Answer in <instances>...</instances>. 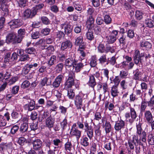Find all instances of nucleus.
Masks as SVG:
<instances>
[{
  "label": "nucleus",
  "mask_w": 154,
  "mask_h": 154,
  "mask_svg": "<svg viewBox=\"0 0 154 154\" xmlns=\"http://www.w3.org/2000/svg\"><path fill=\"white\" fill-rule=\"evenodd\" d=\"M143 14L141 11L137 10L135 11V17L136 19L140 20L143 18Z\"/></svg>",
  "instance_id": "79ce46f5"
},
{
  "label": "nucleus",
  "mask_w": 154,
  "mask_h": 154,
  "mask_svg": "<svg viewBox=\"0 0 154 154\" xmlns=\"http://www.w3.org/2000/svg\"><path fill=\"white\" fill-rule=\"evenodd\" d=\"M83 40V37L81 35L76 37L74 42L75 45L76 46H78L80 44L84 42Z\"/></svg>",
  "instance_id": "58836bf2"
},
{
  "label": "nucleus",
  "mask_w": 154,
  "mask_h": 154,
  "mask_svg": "<svg viewBox=\"0 0 154 154\" xmlns=\"http://www.w3.org/2000/svg\"><path fill=\"white\" fill-rule=\"evenodd\" d=\"M134 75L133 79L136 80H140V78L142 75V72L139 71L138 69H137L133 72Z\"/></svg>",
  "instance_id": "bb28decb"
},
{
  "label": "nucleus",
  "mask_w": 154,
  "mask_h": 154,
  "mask_svg": "<svg viewBox=\"0 0 154 154\" xmlns=\"http://www.w3.org/2000/svg\"><path fill=\"white\" fill-rule=\"evenodd\" d=\"M144 119L147 121L150 122L153 119V117L152 113L149 110L145 111Z\"/></svg>",
  "instance_id": "5701e85b"
},
{
  "label": "nucleus",
  "mask_w": 154,
  "mask_h": 154,
  "mask_svg": "<svg viewBox=\"0 0 154 154\" xmlns=\"http://www.w3.org/2000/svg\"><path fill=\"white\" fill-rule=\"evenodd\" d=\"M35 15L33 14V10L32 11L29 9L26 10L23 12V16L26 18H32Z\"/></svg>",
  "instance_id": "a878e982"
},
{
  "label": "nucleus",
  "mask_w": 154,
  "mask_h": 154,
  "mask_svg": "<svg viewBox=\"0 0 154 154\" xmlns=\"http://www.w3.org/2000/svg\"><path fill=\"white\" fill-rule=\"evenodd\" d=\"M74 81L67 79L64 84V88L67 89L71 88L74 85Z\"/></svg>",
  "instance_id": "2f4dec72"
},
{
  "label": "nucleus",
  "mask_w": 154,
  "mask_h": 154,
  "mask_svg": "<svg viewBox=\"0 0 154 154\" xmlns=\"http://www.w3.org/2000/svg\"><path fill=\"white\" fill-rule=\"evenodd\" d=\"M90 64V66L92 67H94L97 65V60L95 56H94L91 57Z\"/></svg>",
  "instance_id": "a19ab883"
},
{
  "label": "nucleus",
  "mask_w": 154,
  "mask_h": 154,
  "mask_svg": "<svg viewBox=\"0 0 154 154\" xmlns=\"http://www.w3.org/2000/svg\"><path fill=\"white\" fill-rule=\"evenodd\" d=\"M67 56L66 54L59 53L57 55V58L60 62H63L65 61Z\"/></svg>",
  "instance_id": "49530a36"
},
{
  "label": "nucleus",
  "mask_w": 154,
  "mask_h": 154,
  "mask_svg": "<svg viewBox=\"0 0 154 154\" xmlns=\"http://www.w3.org/2000/svg\"><path fill=\"white\" fill-rule=\"evenodd\" d=\"M6 42L7 44L12 43L13 44L20 43L16 34L14 32L8 33L6 37Z\"/></svg>",
  "instance_id": "39448f33"
},
{
  "label": "nucleus",
  "mask_w": 154,
  "mask_h": 154,
  "mask_svg": "<svg viewBox=\"0 0 154 154\" xmlns=\"http://www.w3.org/2000/svg\"><path fill=\"white\" fill-rule=\"evenodd\" d=\"M42 23L44 24L48 25L50 24L51 21L46 17L43 16L41 17Z\"/></svg>",
  "instance_id": "4d7b16f0"
},
{
  "label": "nucleus",
  "mask_w": 154,
  "mask_h": 154,
  "mask_svg": "<svg viewBox=\"0 0 154 154\" xmlns=\"http://www.w3.org/2000/svg\"><path fill=\"white\" fill-rule=\"evenodd\" d=\"M8 23L11 28L14 29L20 27L23 23L21 20L17 19L11 20Z\"/></svg>",
  "instance_id": "0eeeda50"
},
{
  "label": "nucleus",
  "mask_w": 154,
  "mask_h": 154,
  "mask_svg": "<svg viewBox=\"0 0 154 154\" xmlns=\"http://www.w3.org/2000/svg\"><path fill=\"white\" fill-rule=\"evenodd\" d=\"M60 26L62 29H64V32L65 34L68 36L72 35V27L68 23L65 22L61 24Z\"/></svg>",
  "instance_id": "1a4fd4ad"
},
{
  "label": "nucleus",
  "mask_w": 154,
  "mask_h": 154,
  "mask_svg": "<svg viewBox=\"0 0 154 154\" xmlns=\"http://www.w3.org/2000/svg\"><path fill=\"white\" fill-rule=\"evenodd\" d=\"M7 124L6 120L4 116L0 115V127H4Z\"/></svg>",
  "instance_id": "3c124183"
},
{
  "label": "nucleus",
  "mask_w": 154,
  "mask_h": 154,
  "mask_svg": "<svg viewBox=\"0 0 154 154\" xmlns=\"http://www.w3.org/2000/svg\"><path fill=\"white\" fill-rule=\"evenodd\" d=\"M115 51V47L113 46H110L109 45H107L105 48V52L106 53L109 52H110L112 53Z\"/></svg>",
  "instance_id": "8fccbe9b"
},
{
  "label": "nucleus",
  "mask_w": 154,
  "mask_h": 154,
  "mask_svg": "<svg viewBox=\"0 0 154 154\" xmlns=\"http://www.w3.org/2000/svg\"><path fill=\"white\" fill-rule=\"evenodd\" d=\"M30 57L27 54H25L22 56L20 58L19 60L20 61H26L29 60Z\"/></svg>",
  "instance_id": "bf43d9fd"
},
{
  "label": "nucleus",
  "mask_w": 154,
  "mask_h": 154,
  "mask_svg": "<svg viewBox=\"0 0 154 154\" xmlns=\"http://www.w3.org/2000/svg\"><path fill=\"white\" fill-rule=\"evenodd\" d=\"M97 49L98 51L100 53H103L105 52V49L104 45L100 44L97 47Z\"/></svg>",
  "instance_id": "0e129e2a"
},
{
  "label": "nucleus",
  "mask_w": 154,
  "mask_h": 154,
  "mask_svg": "<svg viewBox=\"0 0 154 154\" xmlns=\"http://www.w3.org/2000/svg\"><path fill=\"white\" fill-rule=\"evenodd\" d=\"M31 143L33 145V149L35 151H40L42 148V142L40 139H32Z\"/></svg>",
  "instance_id": "6e6552de"
},
{
  "label": "nucleus",
  "mask_w": 154,
  "mask_h": 154,
  "mask_svg": "<svg viewBox=\"0 0 154 154\" xmlns=\"http://www.w3.org/2000/svg\"><path fill=\"white\" fill-rule=\"evenodd\" d=\"M40 34L38 31L32 32L31 34V36L33 39H36L39 38Z\"/></svg>",
  "instance_id": "680f3d73"
},
{
  "label": "nucleus",
  "mask_w": 154,
  "mask_h": 154,
  "mask_svg": "<svg viewBox=\"0 0 154 154\" xmlns=\"http://www.w3.org/2000/svg\"><path fill=\"white\" fill-rule=\"evenodd\" d=\"M52 143L56 146L54 147V149H55L57 147H58L61 141L60 139L56 137H53L52 138Z\"/></svg>",
  "instance_id": "473e14b6"
},
{
  "label": "nucleus",
  "mask_w": 154,
  "mask_h": 154,
  "mask_svg": "<svg viewBox=\"0 0 154 154\" xmlns=\"http://www.w3.org/2000/svg\"><path fill=\"white\" fill-rule=\"evenodd\" d=\"M30 83L28 81L25 80L22 83L21 87L25 89L28 87L30 86Z\"/></svg>",
  "instance_id": "69168bd1"
},
{
  "label": "nucleus",
  "mask_w": 154,
  "mask_h": 154,
  "mask_svg": "<svg viewBox=\"0 0 154 154\" xmlns=\"http://www.w3.org/2000/svg\"><path fill=\"white\" fill-rule=\"evenodd\" d=\"M72 46V42L69 40H67L62 42L61 45V49L63 50L71 48Z\"/></svg>",
  "instance_id": "6ab92c4d"
},
{
  "label": "nucleus",
  "mask_w": 154,
  "mask_h": 154,
  "mask_svg": "<svg viewBox=\"0 0 154 154\" xmlns=\"http://www.w3.org/2000/svg\"><path fill=\"white\" fill-rule=\"evenodd\" d=\"M107 61L106 55V54H103L98 59L99 63L101 65L104 64Z\"/></svg>",
  "instance_id": "ea45409f"
},
{
  "label": "nucleus",
  "mask_w": 154,
  "mask_h": 154,
  "mask_svg": "<svg viewBox=\"0 0 154 154\" xmlns=\"http://www.w3.org/2000/svg\"><path fill=\"white\" fill-rule=\"evenodd\" d=\"M48 79L47 77H45L41 80L40 84L42 87L45 86V85L46 86L50 85L51 82L48 83H47Z\"/></svg>",
  "instance_id": "c03bdc74"
},
{
  "label": "nucleus",
  "mask_w": 154,
  "mask_h": 154,
  "mask_svg": "<svg viewBox=\"0 0 154 154\" xmlns=\"http://www.w3.org/2000/svg\"><path fill=\"white\" fill-rule=\"evenodd\" d=\"M89 80L87 84L89 87L94 88L96 84L94 76L93 75H91L89 76Z\"/></svg>",
  "instance_id": "b1692460"
},
{
  "label": "nucleus",
  "mask_w": 154,
  "mask_h": 154,
  "mask_svg": "<svg viewBox=\"0 0 154 154\" xmlns=\"http://www.w3.org/2000/svg\"><path fill=\"white\" fill-rule=\"evenodd\" d=\"M44 6V4L43 3H40L36 5L33 8V14H36L37 12L39 10L42 8Z\"/></svg>",
  "instance_id": "4c0bfd02"
},
{
  "label": "nucleus",
  "mask_w": 154,
  "mask_h": 154,
  "mask_svg": "<svg viewBox=\"0 0 154 154\" xmlns=\"http://www.w3.org/2000/svg\"><path fill=\"white\" fill-rule=\"evenodd\" d=\"M67 119L66 117L60 123V125L62 130L63 131L66 127L67 125Z\"/></svg>",
  "instance_id": "6e6d98bb"
},
{
  "label": "nucleus",
  "mask_w": 154,
  "mask_h": 154,
  "mask_svg": "<svg viewBox=\"0 0 154 154\" xmlns=\"http://www.w3.org/2000/svg\"><path fill=\"white\" fill-rule=\"evenodd\" d=\"M77 124L79 128L83 129L85 126V132H86L89 139L91 140L94 135L93 129L92 126H89V123L87 121L82 122L78 121Z\"/></svg>",
  "instance_id": "f03ea898"
},
{
  "label": "nucleus",
  "mask_w": 154,
  "mask_h": 154,
  "mask_svg": "<svg viewBox=\"0 0 154 154\" xmlns=\"http://www.w3.org/2000/svg\"><path fill=\"white\" fill-rule=\"evenodd\" d=\"M49 113L48 111H44L43 112H41L38 115V121L42 122L43 121L46 120L49 117Z\"/></svg>",
  "instance_id": "a211bd4d"
},
{
  "label": "nucleus",
  "mask_w": 154,
  "mask_h": 154,
  "mask_svg": "<svg viewBox=\"0 0 154 154\" xmlns=\"http://www.w3.org/2000/svg\"><path fill=\"white\" fill-rule=\"evenodd\" d=\"M107 38V41L108 43L112 44L114 43L116 40L117 38L113 36L109 35L108 36H106Z\"/></svg>",
  "instance_id": "de8ad7c7"
},
{
  "label": "nucleus",
  "mask_w": 154,
  "mask_h": 154,
  "mask_svg": "<svg viewBox=\"0 0 154 154\" xmlns=\"http://www.w3.org/2000/svg\"><path fill=\"white\" fill-rule=\"evenodd\" d=\"M125 123L122 119L116 122L114 126V128L116 131H119L121 129L125 128Z\"/></svg>",
  "instance_id": "4468645a"
},
{
  "label": "nucleus",
  "mask_w": 154,
  "mask_h": 154,
  "mask_svg": "<svg viewBox=\"0 0 154 154\" xmlns=\"http://www.w3.org/2000/svg\"><path fill=\"white\" fill-rule=\"evenodd\" d=\"M76 63V59L74 57H70L66 59L64 62V65L67 67H73L74 63Z\"/></svg>",
  "instance_id": "f8f14e48"
},
{
  "label": "nucleus",
  "mask_w": 154,
  "mask_h": 154,
  "mask_svg": "<svg viewBox=\"0 0 154 154\" xmlns=\"http://www.w3.org/2000/svg\"><path fill=\"white\" fill-rule=\"evenodd\" d=\"M130 113L127 112L125 114V117L127 121L132 124L137 116L136 112L134 108L130 107Z\"/></svg>",
  "instance_id": "20e7f679"
},
{
  "label": "nucleus",
  "mask_w": 154,
  "mask_h": 154,
  "mask_svg": "<svg viewBox=\"0 0 154 154\" xmlns=\"http://www.w3.org/2000/svg\"><path fill=\"white\" fill-rule=\"evenodd\" d=\"M25 51L26 54H35L36 52L35 49L34 47H29L26 48L25 50Z\"/></svg>",
  "instance_id": "37998d69"
},
{
  "label": "nucleus",
  "mask_w": 154,
  "mask_h": 154,
  "mask_svg": "<svg viewBox=\"0 0 154 154\" xmlns=\"http://www.w3.org/2000/svg\"><path fill=\"white\" fill-rule=\"evenodd\" d=\"M104 22L106 25H109L112 23V19L108 14H105L103 16Z\"/></svg>",
  "instance_id": "f704fd0d"
},
{
  "label": "nucleus",
  "mask_w": 154,
  "mask_h": 154,
  "mask_svg": "<svg viewBox=\"0 0 154 154\" xmlns=\"http://www.w3.org/2000/svg\"><path fill=\"white\" fill-rule=\"evenodd\" d=\"M19 89V87L18 86L15 85L11 89V92L12 94L15 95L18 93Z\"/></svg>",
  "instance_id": "052dcab7"
},
{
  "label": "nucleus",
  "mask_w": 154,
  "mask_h": 154,
  "mask_svg": "<svg viewBox=\"0 0 154 154\" xmlns=\"http://www.w3.org/2000/svg\"><path fill=\"white\" fill-rule=\"evenodd\" d=\"M30 69L29 66L27 64L23 69L22 72L23 74L26 75L28 73Z\"/></svg>",
  "instance_id": "338daca9"
},
{
  "label": "nucleus",
  "mask_w": 154,
  "mask_h": 154,
  "mask_svg": "<svg viewBox=\"0 0 154 154\" xmlns=\"http://www.w3.org/2000/svg\"><path fill=\"white\" fill-rule=\"evenodd\" d=\"M87 97V94H81L76 96L74 99L75 104L78 109H81L83 105L84 101Z\"/></svg>",
  "instance_id": "7ed1b4c3"
},
{
  "label": "nucleus",
  "mask_w": 154,
  "mask_h": 154,
  "mask_svg": "<svg viewBox=\"0 0 154 154\" xmlns=\"http://www.w3.org/2000/svg\"><path fill=\"white\" fill-rule=\"evenodd\" d=\"M142 123L139 122L138 124L136 123V137H138V136L140 135L143 133L144 134L146 132L143 130L142 128Z\"/></svg>",
  "instance_id": "4be33fe9"
},
{
  "label": "nucleus",
  "mask_w": 154,
  "mask_h": 154,
  "mask_svg": "<svg viewBox=\"0 0 154 154\" xmlns=\"http://www.w3.org/2000/svg\"><path fill=\"white\" fill-rule=\"evenodd\" d=\"M105 127L106 133H109L111 130V125L110 123L106 122L105 124Z\"/></svg>",
  "instance_id": "09e8293b"
},
{
  "label": "nucleus",
  "mask_w": 154,
  "mask_h": 154,
  "mask_svg": "<svg viewBox=\"0 0 154 154\" xmlns=\"http://www.w3.org/2000/svg\"><path fill=\"white\" fill-rule=\"evenodd\" d=\"M148 141L149 144L152 145H154V134H149L148 136Z\"/></svg>",
  "instance_id": "a18cd8bd"
},
{
  "label": "nucleus",
  "mask_w": 154,
  "mask_h": 154,
  "mask_svg": "<svg viewBox=\"0 0 154 154\" xmlns=\"http://www.w3.org/2000/svg\"><path fill=\"white\" fill-rule=\"evenodd\" d=\"M27 100L29 104H26L24 107L26 110L31 111L34 109L35 102L33 100L30 99Z\"/></svg>",
  "instance_id": "ddd939ff"
},
{
  "label": "nucleus",
  "mask_w": 154,
  "mask_h": 154,
  "mask_svg": "<svg viewBox=\"0 0 154 154\" xmlns=\"http://www.w3.org/2000/svg\"><path fill=\"white\" fill-rule=\"evenodd\" d=\"M57 61V58L56 56L54 55H52L48 61L47 64L48 66L49 67L55 64Z\"/></svg>",
  "instance_id": "cd10ccee"
},
{
  "label": "nucleus",
  "mask_w": 154,
  "mask_h": 154,
  "mask_svg": "<svg viewBox=\"0 0 154 154\" xmlns=\"http://www.w3.org/2000/svg\"><path fill=\"white\" fill-rule=\"evenodd\" d=\"M140 45L142 49L144 50H149L152 47V44L147 41H143L140 42Z\"/></svg>",
  "instance_id": "aec40b11"
},
{
  "label": "nucleus",
  "mask_w": 154,
  "mask_h": 154,
  "mask_svg": "<svg viewBox=\"0 0 154 154\" xmlns=\"http://www.w3.org/2000/svg\"><path fill=\"white\" fill-rule=\"evenodd\" d=\"M55 122V119L53 116L50 115L49 117L45 120V126L49 129H51L54 127Z\"/></svg>",
  "instance_id": "9d476101"
},
{
  "label": "nucleus",
  "mask_w": 154,
  "mask_h": 154,
  "mask_svg": "<svg viewBox=\"0 0 154 154\" xmlns=\"http://www.w3.org/2000/svg\"><path fill=\"white\" fill-rule=\"evenodd\" d=\"M145 23L147 27L152 28L154 26V21L152 19L148 18L145 20Z\"/></svg>",
  "instance_id": "72a5a7b5"
},
{
  "label": "nucleus",
  "mask_w": 154,
  "mask_h": 154,
  "mask_svg": "<svg viewBox=\"0 0 154 154\" xmlns=\"http://www.w3.org/2000/svg\"><path fill=\"white\" fill-rule=\"evenodd\" d=\"M86 137H82L81 141V144L84 146H87L89 145V140Z\"/></svg>",
  "instance_id": "e433bc0d"
},
{
  "label": "nucleus",
  "mask_w": 154,
  "mask_h": 154,
  "mask_svg": "<svg viewBox=\"0 0 154 154\" xmlns=\"http://www.w3.org/2000/svg\"><path fill=\"white\" fill-rule=\"evenodd\" d=\"M65 150L68 152H70L72 147V144L70 142L67 141L64 145Z\"/></svg>",
  "instance_id": "603ef678"
},
{
  "label": "nucleus",
  "mask_w": 154,
  "mask_h": 154,
  "mask_svg": "<svg viewBox=\"0 0 154 154\" xmlns=\"http://www.w3.org/2000/svg\"><path fill=\"white\" fill-rule=\"evenodd\" d=\"M75 93L73 90L69 89L68 90L67 96L69 99H72L75 96Z\"/></svg>",
  "instance_id": "e2e57ef3"
},
{
  "label": "nucleus",
  "mask_w": 154,
  "mask_h": 154,
  "mask_svg": "<svg viewBox=\"0 0 154 154\" xmlns=\"http://www.w3.org/2000/svg\"><path fill=\"white\" fill-rule=\"evenodd\" d=\"M19 129V128L17 125H14L11 128L10 130V133L13 135Z\"/></svg>",
  "instance_id": "5fc2aeb1"
},
{
  "label": "nucleus",
  "mask_w": 154,
  "mask_h": 154,
  "mask_svg": "<svg viewBox=\"0 0 154 154\" xmlns=\"http://www.w3.org/2000/svg\"><path fill=\"white\" fill-rule=\"evenodd\" d=\"M70 134L71 137H75L76 140H78L81 136V131L78 129L70 130Z\"/></svg>",
  "instance_id": "f3484780"
},
{
  "label": "nucleus",
  "mask_w": 154,
  "mask_h": 154,
  "mask_svg": "<svg viewBox=\"0 0 154 154\" xmlns=\"http://www.w3.org/2000/svg\"><path fill=\"white\" fill-rule=\"evenodd\" d=\"M138 136L139 137V139L138 140H139V145L141 146H143V143H146V134L145 133L144 134H142L140 135H139Z\"/></svg>",
  "instance_id": "c85d7f7f"
},
{
  "label": "nucleus",
  "mask_w": 154,
  "mask_h": 154,
  "mask_svg": "<svg viewBox=\"0 0 154 154\" xmlns=\"http://www.w3.org/2000/svg\"><path fill=\"white\" fill-rule=\"evenodd\" d=\"M152 55L148 53L144 52L140 53V51L138 50L134 51L133 56V60L136 65L139 63L142 64L143 62L149 61Z\"/></svg>",
  "instance_id": "f257e3e1"
},
{
  "label": "nucleus",
  "mask_w": 154,
  "mask_h": 154,
  "mask_svg": "<svg viewBox=\"0 0 154 154\" xmlns=\"http://www.w3.org/2000/svg\"><path fill=\"white\" fill-rule=\"evenodd\" d=\"M60 113L64 115H65L67 112V108L64 106L60 105L59 107Z\"/></svg>",
  "instance_id": "13d9d810"
},
{
  "label": "nucleus",
  "mask_w": 154,
  "mask_h": 154,
  "mask_svg": "<svg viewBox=\"0 0 154 154\" xmlns=\"http://www.w3.org/2000/svg\"><path fill=\"white\" fill-rule=\"evenodd\" d=\"M17 33L18 34V35H17V39L20 43L26 33V30L24 28H21L18 30Z\"/></svg>",
  "instance_id": "412c9836"
},
{
  "label": "nucleus",
  "mask_w": 154,
  "mask_h": 154,
  "mask_svg": "<svg viewBox=\"0 0 154 154\" xmlns=\"http://www.w3.org/2000/svg\"><path fill=\"white\" fill-rule=\"evenodd\" d=\"M28 128V125L27 123H23L21 125L19 131L22 135L25 136L27 134Z\"/></svg>",
  "instance_id": "2eb2a0df"
},
{
  "label": "nucleus",
  "mask_w": 154,
  "mask_h": 154,
  "mask_svg": "<svg viewBox=\"0 0 154 154\" xmlns=\"http://www.w3.org/2000/svg\"><path fill=\"white\" fill-rule=\"evenodd\" d=\"M64 77L62 74L58 75L55 79L54 81L53 82V86L54 88H57L60 85L61 82Z\"/></svg>",
  "instance_id": "dca6fc26"
},
{
  "label": "nucleus",
  "mask_w": 154,
  "mask_h": 154,
  "mask_svg": "<svg viewBox=\"0 0 154 154\" xmlns=\"http://www.w3.org/2000/svg\"><path fill=\"white\" fill-rule=\"evenodd\" d=\"M11 53H8L5 55L4 61V65L5 66H10V62H12L11 61Z\"/></svg>",
  "instance_id": "393cba45"
},
{
  "label": "nucleus",
  "mask_w": 154,
  "mask_h": 154,
  "mask_svg": "<svg viewBox=\"0 0 154 154\" xmlns=\"http://www.w3.org/2000/svg\"><path fill=\"white\" fill-rule=\"evenodd\" d=\"M86 36L87 39L90 40H92L94 39V36L93 33L92 31H88L86 34Z\"/></svg>",
  "instance_id": "864d4df0"
},
{
  "label": "nucleus",
  "mask_w": 154,
  "mask_h": 154,
  "mask_svg": "<svg viewBox=\"0 0 154 154\" xmlns=\"http://www.w3.org/2000/svg\"><path fill=\"white\" fill-rule=\"evenodd\" d=\"M2 13L4 14V16L8 15L9 13L8 6L4 4H2L1 5Z\"/></svg>",
  "instance_id": "c9c22d12"
},
{
  "label": "nucleus",
  "mask_w": 154,
  "mask_h": 154,
  "mask_svg": "<svg viewBox=\"0 0 154 154\" xmlns=\"http://www.w3.org/2000/svg\"><path fill=\"white\" fill-rule=\"evenodd\" d=\"M111 95L113 97L117 96L119 93L118 89V86L113 85L111 87Z\"/></svg>",
  "instance_id": "7c9ffc66"
},
{
  "label": "nucleus",
  "mask_w": 154,
  "mask_h": 154,
  "mask_svg": "<svg viewBox=\"0 0 154 154\" xmlns=\"http://www.w3.org/2000/svg\"><path fill=\"white\" fill-rule=\"evenodd\" d=\"M139 142L138 138L135 135L133 136L132 139L129 138L128 140V143L131 150H134V146H135L136 145H138L139 144Z\"/></svg>",
  "instance_id": "423d86ee"
},
{
  "label": "nucleus",
  "mask_w": 154,
  "mask_h": 154,
  "mask_svg": "<svg viewBox=\"0 0 154 154\" xmlns=\"http://www.w3.org/2000/svg\"><path fill=\"white\" fill-rule=\"evenodd\" d=\"M64 64L62 62L57 64L55 67L56 72L58 73L61 72L64 67Z\"/></svg>",
  "instance_id": "c756f323"
},
{
  "label": "nucleus",
  "mask_w": 154,
  "mask_h": 154,
  "mask_svg": "<svg viewBox=\"0 0 154 154\" xmlns=\"http://www.w3.org/2000/svg\"><path fill=\"white\" fill-rule=\"evenodd\" d=\"M80 61L76 59V63L73 66V69H75V72H79L85 65L82 60L81 62H79Z\"/></svg>",
  "instance_id": "9b49d317"
},
{
  "label": "nucleus",
  "mask_w": 154,
  "mask_h": 154,
  "mask_svg": "<svg viewBox=\"0 0 154 154\" xmlns=\"http://www.w3.org/2000/svg\"><path fill=\"white\" fill-rule=\"evenodd\" d=\"M119 42L120 45H122V46L125 45L126 44L125 36L124 35L120 37L119 39Z\"/></svg>",
  "instance_id": "774afa93"
}]
</instances>
